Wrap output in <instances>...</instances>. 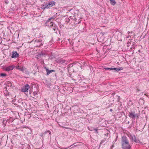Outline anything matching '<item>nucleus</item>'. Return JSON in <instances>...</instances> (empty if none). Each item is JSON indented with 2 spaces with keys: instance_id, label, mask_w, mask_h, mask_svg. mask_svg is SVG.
<instances>
[{
  "instance_id": "1",
  "label": "nucleus",
  "mask_w": 149,
  "mask_h": 149,
  "mask_svg": "<svg viewBox=\"0 0 149 149\" xmlns=\"http://www.w3.org/2000/svg\"><path fill=\"white\" fill-rule=\"evenodd\" d=\"M121 143L123 149H128L131 148V146L128 138L125 136L122 137Z\"/></svg>"
},
{
  "instance_id": "2",
  "label": "nucleus",
  "mask_w": 149,
  "mask_h": 149,
  "mask_svg": "<svg viewBox=\"0 0 149 149\" xmlns=\"http://www.w3.org/2000/svg\"><path fill=\"white\" fill-rule=\"evenodd\" d=\"M56 4V2L54 1H52L50 2L48 4H45L42 6V8L44 9H45L49 8L50 7H51L54 6Z\"/></svg>"
},
{
  "instance_id": "3",
  "label": "nucleus",
  "mask_w": 149,
  "mask_h": 149,
  "mask_svg": "<svg viewBox=\"0 0 149 149\" xmlns=\"http://www.w3.org/2000/svg\"><path fill=\"white\" fill-rule=\"evenodd\" d=\"M129 116L130 118L133 119H135V118L138 117V115L137 114L135 113V111H131L129 112Z\"/></svg>"
},
{
  "instance_id": "4",
  "label": "nucleus",
  "mask_w": 149,
  "mask_h": 149,
  "mask_svg": "<svg viewBox=\"0 0 149 149\" xmlns=\"http://www.w3.org/2000/svg\"><path fill=\"white\" fill-rule=\"evenodd\" d=\"M29 88V85L28 84H26L22 88L21 91L22 92H28Z\"/></svg>"
},
{
  "instance_id": "5",
  "label": "nucleus",
  "mask_w": 149,
  "mask_h": 149,
  "mask_svg": "<svg viewBox=\"0 0 149 149\" xmlns=\"http://www.w3.org/2000/svg\"><path fill=\"white\" fill-rule=\"evenodd\" d=\"M47 25L48 26H50V27L54 31H55L57 28V26H56V25L53 22H52V23L48 24Z\"/></svg>"
},
{
  "instance_id": "6",
  "label": "nucleus",
  "mask_w": 149,
  "mask_h": 149,
  "mask_svg": "<svg viewBox=\"0 0 149 149\" xmlns=\"http://www.w3.org/2000/svg\"><path fill=\"white\" fill-rule=\"evenodd\" d=\"M11 58H16L19 56V54L16 51H14L12 52Z\"/></svg>"
},
{
  "instance_id": "7",
  "label": "nucleus",
  "mask_w": 149,
  "mask_h": 149,
  "mask_svg": "<svg viewBox=\"0 0 149 149\" xmlns=\"http://www.w3.org/2000/svg\"><path fill=\"white\" fill-rule=\"evenodd\" d=\"M15 66L14 65H11L6 67L5 70L6 71H9L13 70Z\"/></svg>"
},
{
  "instance_id": "8",
  "label": "nucleus",
  "mask_w": 149,
  "mask_h": 149,
  "mask_svg": "<svg viewBox=\"0 0 149 149\" xmlns=\"http://www.w3.org/2000/svg\"><path fill=\"white\" fill-rule=\"evenodd\" d=\"M45 68L46 69V71L47 72V75H48L49 74L52 73V72H55V70H49L48 68L45 67Z\"/></svg>"
},
{
  "instance_id": "9",
  "label": "nucleus",
  "mask_w": 149,
  "mask_h": 149,
  "mask_svg": "<svg viewBox=\"0 0 149 149\" xmlns=\"http://www.w3.org/2000/svg\"><path fill=\"white\" fill-rule=\"evenodd\" d=\"M54 18H55L54 16H53L51 17L50 18H49L48 19V20L47 21V22H46V25L47 26L48 25V24L52 23V22H52L51 21V20L52 19H54Z\"/></svg>"
},
{
  "instance_id": "10",
  "label": "nucleus",
  "mask_w": 149,
  "mask_h": 149,
  "mask_svg": "<svg viewBox=\"0 0 149 149\" xmlns=\"http://www.w3.org/2000/svg\"><path fill=\"white\" fill-rule=\"evenodd\" d=\"M41 56H46V54L45 53L42 52L40 53L37 56V58L39 59L40 58Z\"/></svg>"
},
{
  "instance_id": "11",
  "label": "nucleus",
  "mask_w": 149,
  "mask_h": 149,
  "mask_svg": "<svg viewBox=\"0 0 149 149\" xmlns=\"http://www.w3.org/2000/svg\"><path fill=\"white\" fill-rule=\"evenodd\" d=\"M47 133H49V135H50L51 134V132L50 131H45L44 133L41 134V135H40V136L42 137H44L45 136V134H47Z\"/></svg>"
},
{
  "instance_id": "12",
  "label": "nucleus",
  "mask_w": 149,
  "mask_h": 149,
  "mask_svg": "<svg viewBox=\"0 0 149 149\" xmlns=\"http://www.w3.org/2000/svg\"><path fill=\"white\" fill-rule=\"evenodd\" d=\"M21 71L23 72L24 73L26 74L29 73V72L28 71L27 69L24 67H22L21 68Z\"/></svg>"
},
{
  "instance_id": "13",
  "label": "nucleus",
  "mask_w": 149,
  "mask_h": 149,
  "mask_svg": "<svg viewBox=\"0 0 149 149\" xmlns=\"http://www.w3.org/2000/svg\"><path fill=\"white\" fill-rule=\"evenodd\" d=\"M65 62V60H63L62 59H60L57 62L59 64H62L63 63H64Z\"/></svg>"
},
{
  "instance_id": "14",
  "label": "nucleus",
  "mask_w": 149,
  "mask_h": 149,
  "mask_svg": "<svg viewBox=\"0 0 149 149\" xmlns=\"http://www.w3.org/2000/svg\"><path fill=\"white\" fill-rule=\"evenodd\" d=\"M132 139L133 141L135 142L136 143H138L139 142V140L136 139V138L135 136L132 137Z\"/></svg>"
},
{
  "instance_id": "15",
  "label": "nucleus",
  "mask_w": 149,
  "mask_h": 149,
  "mask_svg": "<svg viewBox=\"0 0 149 149\" xmlns=\"http://www.w3.org/2000/svg\"><path fill=\"white\" fill-rule=\"evenodd\" d=\"M123 68L122 67H120V68H113V70H115V72H117L118 71L122 70H123Z\"/></svg>"
},
{
  "instance_id": "16",
  "label": "nucleus",
  "mask_w": 149,
  "mask_h": 149,
  "mask_svg": "<svg viewBox=\"0 0 149 149\" xmlns=\"http://www.w3.org/2000/svg\"><path fill=\"white\" fill-rule=\"evenodd\" d=\"M110 1L111 4L113 6L116 3V2L114 0H110Z\"/></svg>"
},
{
  "instance_id": "17",
  "label": "nucleus",
  "mask_w": 149,
  "mask_h": 149,
  "mask_svg": "<svg viewBox=\"0 0 149 149\" xmlns=\"http://www.w3.org/2000/svg\"><path fill=\"white\" fill-rule=\"evenodd\" d=\"M97 39L98 40H101L100 41L101 42L103 40V36H100L99 38L98 37L97 38Z\"/></svg>"
},
{
  "instance_id": "18",
  "label": "nucleus",
  "mask_w": 149,
  "mask_h": 149,
  "mask_svg": "<svg viewBox=\"0 0 149 149\" xmlns=\"http://www.w3.org/2000/svg\"><path fill=\"white\" fill-rule=\"evenodd\" d=\"M105 33L104 32H102L98 36V38H99L100 36H103L104 35Z\"/></svg>"
},
{
  "instance_id": "19",
  "label": "nucleus",
  "mask_w": 149,
  "mask_h": 149,
  "mask_svg": "<svg viewBox=\"0 0 149 149\" xmlns=\"http://www.w3.org/2000/svg\"><path fill=\"white\" fill-rule=\"evenodd\" d=\"M4 94L6 96H7L8 95H9V93L8 92V91H6L4 93Z\"/></svg>"
},
{
  "instance_id": "20",
  "label": "nucleus",
  "mask_w": 149,
  "mask_h": 149,
  "mask_svg": "<svg viewBox=\"0 0 149 149\" xmlns=\"http://www.w3.org/2000/svg\"><path fill=\"white\" fill-rule=\"evenodd\" d=\"M0 75L1 77H3L6 75V74L5 73H1L0 74Z\"/></svg>"
},
{
  "instance_id": "21",
  "label": "nucleus",
  "mask_w": 149,
  "mask_h": 149,
  "mask_svg": "<svg viewBox=\"0 0 149 149\" xmlns=\"http://www.w3.org/2000/svg\"><path fill=\"white\" fill-rule=\"evenodd\" d=\"M105 69L106 70H113V68H105Z\"/></svg>"
},
{
  "instance_id": "22",
  "label": "nucleus",
  "mask_w": 149,
  "mask_h": 149,
  "mask_svg": "<svg viewBox=\"0 0 149 149\" xmlns=\"http://www.w3.org/2000/svg\"><path fill=\"white\" fill-rule=\"evenodd\" d=\"M73 64L72 63H71V64H69V65H68V68H71V67H72L73 66Z\"/></svg>"
},
{
  "instance_id": "23",
  "label": "nucleus",
  "mask_w": 149,
  "mask_h": 149,
  "mask_svg": "<svg viewBox=\"0 0 149 149\" xmlns=\"http://www.w3.org/2000/svg\"><path fill=\"white\" fill-rule=\"evenodd\" d=\"M33 95L34 97H35L36 95H37V93L36 92H34L33 93Z\"/></svg>"
},
{
  "instance_id": "24",
  "label": "nucleus",
  "mask_w": 149,
  "mask_h": 149,
  "mask_svg": "<svg viewBox=\"0 0 149 149\" xmlns=\"http://www.w3.org/2000/svg\"><path fill=\"white\" fill-rule=\"evenodd\" d=\"M8 86H12L11 83L10 81H8Z\"/></svg>"
},
{
  "instance_id": "25",
  "label": "nucleus",
  "mask_w": 149,
  "mask_h": 149,
  "mask_svg": "<svg viewBox=\"0 0 149 149\" xmlns=\"http://www.w3.org/2000/svg\"><path fill=\"white\" fill-rule=\"evenodd\" d=\"M93 130H94L96 132H97V129H95L94 128H93V130H91L92 131Z\"/></svg>"
},
{
  "instance_id": "26",
  "label": "nucleus",
  "mask_w": 149,
  "mask_h": 149,
  "mask_svg": "<svg viewBox=\"0 0 149 149\" xmlns=\"http://www.w3.org/2000/svg\"><path fill=\"white\" fill-rule=\"evenodd\" d=\"M130 44L131 43L129 42H128L127 43V46L128 47L130 45Z\"/></svg>"
},
{
  "instance_id": "27",
  "label": "nucleus",
  "mask_w": 149,
  "mask_h": 149,
  "mask_svg": "<svg viewBox=\"0 0 149 149\" xmlns=\"http://www.w3.org/2000/svg\"><path fill=\"white\" fill-rule=\"evenodd\" d=\"M5 2L6 3H9L8 1L7 0H5Z\"/></svg>"
},
{
  "instance_id": "28",
  "label": "nucleus",
  "mask_w": 149,
  "mask_h": 149,
  "mask_svg": "<svg viewBox=\"0 0 149 149\" xmlns=\"http://www.w3.org/2000/svg\"><path fill=\"white\" fill-rule=\"evenodd\" d=\"M21 68H22L19 67V68H17V69L21 71V70L22 69Z\"/></svg>"
},
{
  "instance_id": "29",
  "label": "nucleus",
  "mask_w": 149,
  "mask_h": 149,
  "mask_svg": "<svg viewBox=\"0 0 149 149\" xmlns=\"http://www.w3.org/2000/svg\"><path fill=\"white\" fill-rule=\"evenodd\" d=\"M70 19H68V20H67L66 21H67V22H69L70 21Z\"/></svg>"
},
{
  "instance_id": "30",
  "label": "nucleus",
  "mask_w": 149,
  "mask_h": 149,
  "mask_svg": "<svg viewBox=\"0 0 149 149\" xmlns=\"http://www.w3.org/2000/svg\"><path fill=\"white\" fill-rule=\"evenodd\" d=\"M16 68L17 69V68H19V66H18L17 67L16 66Z\"/></svg>"
},
{
  "instance_id": "31",
  "label": "nucleus",
  "mask_w": 149,
  "mask_h": 149,
  "mask_svg": "<svg viewBox=\"0 0 149 149\" xmlns=\"http://www.w3.org/2000/svg\"><path fill=\"white\" fill-rule=\"evenodd\" d=\"M31 90H30V91H29V94L30 95H31Z\"/></svg>"
},
{
  "instance_id": "32",
  "label": "nucleus",
  "mask_w": 149,
  "mask_h": 149,
  "mask_svg": "<svg viewBox=\"0 0 149 149\" xmlns=\"http://www.w3.org/2000/svg\"><path fill=\"white\" fill-rule=\"evenodd\" d=\"M142 113H145L144 111H142Z\"/></svg>"
},
{
  "instance_id": "33",
  "label": "nucleus",
  "mask_w": 149,
  "mask_h": 149,
  "mask_svg": "<svg viewBox=\"0 0 149 149\" xmlns=\"http://www.w3.org/2000/svg\"><path fill=\"white\" fill-rule=\"evenodd\" d=\"M43 45V44H42V43H41V44H40V45H39V46H41V45Z\"/></svg>"
},
{
  "instance_id": "34",
  "label": "nucleus",
  "mask_w": 149,
  "mask_h": 149,
  "mask_svg": "<svg viewBox=\"0 0 149 149\" xmlns=\"http://www.w3.org/2000/svg\"><path fill=\"white\" fill-rule=\"evenodd\" d=\"M110 111H112V109H110Z\"/></svg>"
},
{
  "instance_id": "35",
  "label": "nucleus",
  "mask_w": 149,
  "mask_h": 149,
  "mask_svg": "<svg viewBox=\"0 0 149 149\" xmlns=\"http://www.w3.org/2000/svg\"><path fill=\"white\" fill-rule=\"evenodd\" d=\"M127 32L128 33V34H129L130 33V31H128Z\"/></svg>"
},
{
  "instance_id": "36",
  "label": "nucleus",
  "mask_w": 149,
  "mask_h": 149,
  "mask_svg": "<svg viewBox=\"0 0 149 149\" xmlns=\"http://www.w3.org/2000/svg\"><path fill=\"white\" fill-rule=\"evenodd\" d=\"M73 145H71V146H69L68 148L70 147L71 146H72Z\"/></svg>"
},
{
  "instance_id": "37",
  "label": "nucleus",
  "mask_w": 149,
  "mask_h": 149,
  "mask_svg": "<svg viewBox=\"0 0 149 149\" xmlns=\"http://www.w3.org/2000/svg\"><path fill=\"white\" fill-rule=\"evenodd\" d=\"M76 146V145H74V146Z\"/></svg>"
},
{
  "instance_id": "38",
  "label": "nucleus",
  "mask_w": 149,
  "mask_h": 149,
  "mask_svg": "<svg viewBox=\"0 0 149 149\" xmlns=\"http://www.w3.org/2000/svg\"><path fill=\"white\" fill-rule=\"evenodd\" d=\"M106 134H107L108 135V133H107Z\"/></svg>"
},
{
  "instance_id": "39",
  "label": "nucleus",
  "mask_w": 149,
  "mask_h": 149,
  "mask_svg": "<svg viewBox=\"0 0 149 149\" xmlns=\"http://www.w3.org/2000/svg\"><path fill=\"white\" fill-rule=\"evenodd\" d=\"M128 123H129V122H128Z\"/></svg>"
},
{
  "instance_id": "40",
  "label": "nucleus",
  "mask_w": 149,
  "mask_h": 149,
  "mask_svg": "<svg viewBox=\"0 0 149 149\" xmlns=\"http://www.w3.org/2000/svg\"><path fill=\"white\" fill-rule=\"evenodd\" d=\"M130 149V148H129V149Z\"/></svg>"
}]
</instances>
